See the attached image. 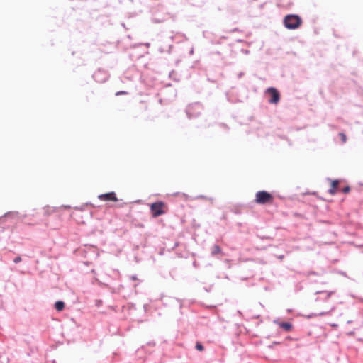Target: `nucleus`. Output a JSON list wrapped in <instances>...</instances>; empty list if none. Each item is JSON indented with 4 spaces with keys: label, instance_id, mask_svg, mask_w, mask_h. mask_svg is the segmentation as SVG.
<instances>
[{
    "label": "nucleus",
    "instance_id": "obj_1",
    "mask_svg": "<svg viewBox=\"0 0 363 363\" xmlns=\"http://www.w3.org/2000/svg\"><path fill=\"white\" fill-rule=\"evenodd\" d=\"M255 201L258 204H272L274 201V197L266 191H259L255 194Z\"/></svg>",
    "mask_w": 363,
    "mask_h": 363
},
{
    "label": "nucleus",
    "instance_id": "obj_2",
    "mask_svg": "<svg viewBox=\"0 0 363 363\" xmlns=\"http://www.w3.org/2000/svg\"><path fill=\"white\" fill-rule=\"evenodd\" d=\"M284 26L289 29L298 28L302 21L298 16L296 15H287L284 20Z\"/></svg>",
    "mask_w": 363,
    "mask_h": 363
},
{
    "label": "nucleus",
    "instance_id": "obj_3",
    "mask_svg": "<svg viewBox=\"0 0 363 363\" xmlns=\"http://www.w3.org/2000/svg\"><path fill=\"white\" fill-rule=\"evenodd\" d=\"M150 211L153 217H158L166 213L167 206L163 201H157L150 204Z\"/></svg>",
    "mask_w": 363,
    "mask_h": 363
},
{
    "label": "nucleus",
    "instance_id": "obj_4",
    "mask_svg": "<svg viewBox=\"0 0 363 363\" xmlns=\"http://www.w3.org/2000/svg\"><path fill=\"white\" fill-rule=\"evenodd\" d=\"M267 94L269 96V102L270 104H277L280 99V94L279 91L273 87L269 88L267 90Z\"/></svg>",
    "mask_w": 363,
    "mask_h": 363
},
{
    "label": "nucleus",
    "instance_id": "obj_5",
    "mask_svg": "<svg viewBox=\"0 0 363 363\" xmlns=\"http://www.w3.org/2000/svg\"><path fill=\"white\" fill-rule=\"evenodd\" d=\"M98 198H99V199H100L101 201H118V198L116 197V195L115 192H113V191L108 192L106 194H100V195H99Z\"/></svg>",
    "mask_w": 363,
    "mask_h": 363
},
{
    "label": "nucleus",
    "instance_id": "obj_6",
    "mask_svg": "<svg viewBox=\"0 0 363 363\" xmlns=\"http://www.w3.org/2000/svg\"><path fill=\"white\" fill-rule=\"evenodd\" d=\"M338 185H339L338 180L331 181V186H330V189L328 190L329 194L331 195L335 194L337 192Z\"/></svg>",
    "mask_w": 363,
    "mask_h": 363
},
{
    "label": "nucleus",
    "instance_id": "obj_7",
    "mask_svg": "<svg viewBox=\"0 0 363 363\" xmlns=\"http://www.w3.org/2000/svg\"><path fill=\"white\" fill-rule=\"evenodd\" d=\"M277 325L286 332L291 331L293 329V325L290 323H277Z\"/></svg>",
    "mask_w": 363,
    "mask_h": 363
},
{
    "label": "nucleus",
    "instance_id": "obj_8",
    "mask_svg": "<svg viewBox=\"0 0 363 363\" xmlns=\"http://www.w3.org/2000/svg\"><path fill=\"white\" fill-rule=\"evenodd\" d=\"M55 307L57 311H61L65 308V303L63 301H58L55 303Z\"/></svg>",
    "mask_w": 363,
    "mask_h": 363
},
{
    "label": "nucleus",
    "instance_id": "obj_9",
    "mask_svg": "<svg viewBox=\"0 0 363 363\" xmlns=\"http://www.w3.org/2000/svg\"><path fill=\"white\" fill-rule=\"evenodd\" d=\"M211 253L213 255L221 253L220 247L217 245H213L211 250Z\"/></svg>",
    "mask_w": 363,
    "mask_h": 363
},
{
    "label": "nucleus",
    "instance_id": "obj_10",
    "mask_svg": "<svg viewBox=\"0 0 363 363\" xmlns=\"http://www.w3.org/2000/svg\"><path fill=\"white\" fill-rule=\"evenodd\" d=\"M339 136H340V139H341V140H342V142L343 143H345V142L347 141V136H346V135H345V133H339Z\"/></svg>",
    "mask_w": 363,
    "mask_h": 363
},
{
    "label": "nucleus",
    "instance_id": "obj_11",
    "mask_svg": "<svg viewBox=\"0 0 363 363\" xmlns=\"http://www.w3.org/2000/svg\"><path fill=\"white\" fill-rule=\"evenodd\" d=\"M196 348L199 351H203L204 350L203 345L200 342H197L196 344Z\"/></svg>",
    "mask_w": 363,
    "mask_h": 363
},
{
    "label": "nucleus",
    "instance_id": "obj_12",
    "mask_svg": "<svg viewBox=\"0 0 363 363\" xmlns=\"http://www.w3.org/2000/svg\"><path fill=\"white\" fill-rule=\"evenodd\" d=\"M96 73H95V74H94V76H93V77H94V79H95L97 82L103 83V82H105L106 81V79H106V77H104V78H103V79H101V80H98V79H96Z\"/></svg>",
    "mask_w": 363,
    "mask_h": 363
},
{
    "label": "nucleus",
    "instance_id": "obj_13",
    "mask_svg": "<svg viewBox=\"0 0 363 363\" xmlns=\"http://www.w3.org/2000/svg\"><path fill=\"white\" fill-rule=\"evenodd\" d=\"M350 191V186H345V188L342 189V192L345 193V194H347L349 193Z\"/></svg>",
    "mask_w": 363,
    "mask_h": 363
},
{
    "label": "nucleus",
    "instance_id": "obj_14",
    "mask_svg": "<svg viewBox=\"0 0 363 363\" xmlns=\"http://www.w3.org/2000/svg\"><path fill=\"white\" fill-rule=\"evenodd\" d=\"M128 92L125 91H118L116 93V96H119V95H125L127 94Z\"/></svg>",
    "mask_w": 363,
    "mask_h": 363
},
{
    "label": "nucleus",
    "instance_id": "obj_15",
    "mask_svg": "<svg viewBox=\"0 0 363 363\" xmlns=\"http://www.w3.org/2000/svg\"><path fill=\"white\" fill-rule=\"evenodd\" d=\"M21 261V257H20V256L16 257L13 259V262H14L15 263H18V262H20Z\"/></svg>",
    "mask_w": 363,
    "mask_h": 363
},
{
    "label": "nucleus",
    "instance_id": "obj_16",
    "mask_svg": "<svg viewBox=\"0 0 363 363\" xmlns=\"http://www.w3.org/2000/svg\"><path fill=\"white\" fill-rule=\"evenodd\" d=\"M199 198L202 199H205V200H207V197L205 196H199Z\"/></svg>",
    "mask_w": 363,
    "mask_h": 363
}]
</instances>
